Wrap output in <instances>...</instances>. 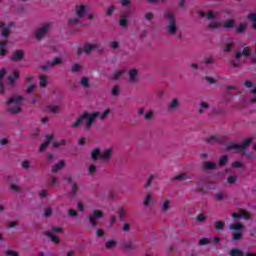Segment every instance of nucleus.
Instances as JSON below:
<instances>
[{"instance_id": "obj_1", "label": "nucleus", "mask_w": 256, "mask_h": 256, "mask_svg": "<svg viewBox=\"0 0 256 256\" xmlns=\"http://www.w3.org/2000/svg\"><path fill=\"white\" fill-rule=\"evenodd\" d=\"M111 113V110L107 109L102 114L100 112H92L89 113L87 111L83 112L82 115L79 116V118L71 125L72 129H77L80 125H84V131H89L91 127H93V123H95V119L97 117H100V119L103 121V119L107 118V115Z\"/></svg>"}, {"instance_id": "obj_2", "label": "nucleus", "mask_w": 256, "mask_h": 256, "mask_svg": "<svg viewBox=\"0 0 256 256\" xmlns=\"http://www.w3.org/2000/svg\"><path fill=\"white\" fill-rule=\"evenodd\" d=\"M164 17L169 21L166 26V31L168 35H175L177 33V19L175 18V14L173 12L167 10L164 12Z\"/></svg>"}, {"instance_id": "obj_3", "label": "nucleus", "mask_w": 256, "mask_h": 256, "mask_svg": "<svg viewBox=\"0 0 256 256\" xmlns=\"http://www.w3.org/2000/svg\"><path fill=\"white\" fill-rule=\"evenodd\" d=\"M251 143H253V139L247 138L243 141L242 144H238V143L229 144L226 147V151H233L234 149L235 151H238V153H241L242 151H245V149H247L251 145Z\"/></svg>"}, {"instance_id": "obj_4", "label": "nucleus", "mask_w": 256, "mask_h": 256, "mask_svg": "<svg viewBox=\"0 0 256 256\" xmlns=\"http://www.w3.org/2000/svg\"><path fill=\"white\" fill-rule=\"evenodd\" d=\"M103 212L99 210H94L93 214L89 216V221L92 227H97V219H102Z\"/></svg>"}, {"instance_id": "obj_5", "label": "nucleus", "mask_w": 256, "mask_h": 256, "mask_svg": "<svg viewBox=\"0 0 256 256\" xmlns=\"http://www.w3.org/2000/svg\"><path fill=\"white\" fill-rule=\"evenodd\" d=\"M24 57L25 52L23 50H15L10 56V60L14 61L15 63H19V61H23Z\"/></svg>"}, {"instance_id": "obj_6", "label": "nucleus", "mask_w": 256, "mask_h": 256, "mask_svg": "<svg viewBox=\"0 0 256 256\" xmlns=\"http://www.w3.org/2000/svg\"><path fill=\"white\" fill-rule=\"evenodd\" d=\"M63 63V59L61 58H54L51 61H48L45 65L42 66V71H47L50 67H55L57 65H61Z\"/></svg>"}, {"instance_id": "obj_7", "label": "nucleus", "mask_w": 256, "mask_h": 256, "mask_svg": "<svg viewBox=\"0 0 256 256\" xmlns=\"http://www.w3.org/2000/svg\"><path fill=\"white\" fill-rule=\"evenodd\" d=\"M13 25H15V23L10 22L8 26H5V23L0 22V29L2 30V36L7 38L9 37L10 33H11V27H13Z\"/></svg>"}, {"instance_id": "obj_8", "label": "nucleus", "mask_w": 256, "mask_h": 256, "mask_svg": "<svg viewBox=\"0 0 256 256\" xmlns=\"http://www.w3.org/2000/svg\"><path fill=\"white\" fill-rule=\"evenodd\" d=\"M49 24L42 26L37 32H36V39H38V41H41V39H43V37H45V35H47V31H49Z\"/></svg>"}, {"instance_id": "obj_9", "label": "nucleus", "mask_w": 256, "mask_h": 256, "mask_svg": "<svg viewBox=\"0 0 256 256\" xmlns=\"http://www.w3.org/2000/svg\"><path fill=\"white\" fill-rule=\"evenodd\" d=\"M232 218L233 219H251V215L249 214V212L242 210L239 213L237 212L232 213Z\"/></svg>"}, {"instance_id": "obj_10", "label": "nucleus", "mask_w": 256, "mask_h": 256, "mask_svg": "<svg viewBox=\"0 0 256 256\" xmlns=\"http://www.w3.org/2000/svg\"><path fill=\"white\" fill-rule=\"evenodd\" d=\"M222 27L223 29H225L226 31H231V29H235V19H226L223 23H222Z\"/></svg>"}, {"instance_id": "obj_11", "label": "nucleus", "mask_w": 256, "mask_h": 256, "mask_svg": "<svg viewBox=\"0 0 256 256\" xmlns=\"http://www.w3.org/2000/svg\"><path fill=\"white\" fill-rule=\"evenodd\" d=\"M244 55V57H251V48L244 47L243 51H236L235 52V59H241V56Z\"/></svg>"}, {"instance_id": "obj_12", "label": "nucleus", "mask_w": 256, "mask_h": 256, "mask_svg": "<svg viewBox=\"0 0 256 256\" xmlns=\"http://www.w3.org/2000/svg\"><path fill=\"white\" fill-rule=\"evenodd\" d=\"M244 86L248 87V89H251L252 95H254V98L251 99L252 103H256V86L253 85V82L246 80L244 82Z\"/></svg>"}, {"instance_id": "obj_13", "label": "nucleus", "mask_w": 256, "mask_h": 256, "mask_svg": "<svg viewBox=\"0 0 256 256\" xmlns=\"http://www.w3.org/2000/svg\"><path fill=\"white\" fill-rule=\"evenodd\" d=\"M7 74V69H0V95L5 94V85L3 84V77Z\"/></svg>"}, {"instance_id": "obj_14", "label": "nucleus", "mask_w": 256, "mask_h": 256, "mask_svg": "<svg viewBox=\"0 0 256 256\" xmlns=\"http://www.w3.org/2000/svg\"><path fill=\"white\" fill-rule=\"evenodd\" d=\"M111 155H113V150L111 148L104 150L100 154L101 161H109L111 159Z\"/></svg>"}, {"instance_id": "obj_15", "label": "nucleus", "mask_w": 256, "mask_h": 256, "mask_svg": "<svg viewBox=\"0 0 256 256\" xmlns=\"http://www.w3.org/2000/svg\"><path fill=\"white\" fill-rule=\"evenodd\" d=\"M96 49H99V45L97 44H85L83 51L87 54L90 55L92 51H95Z\"/></svg>"}, {"instance_id": "obj_16", "label": "nucleus", "mask_w": 256, "mask_h": 256, "mask_svg": "<svg viewBox=\"0 0 256 256\" xmlns=\"http://www.w3.org/2000/svg\"><path fill=\"white\" fill-rule=\"evenodd\" d=\"M46 139L48 140L47 142H44L41 144L39 151L43 153L47 147H49V141H53L55 139V136L53 134L46 135Z\"/></svg>"}, {"instance_id": "obj_17", "label": "nucleus", "mask_w": 256, "mask_h": 256, "mask_svg": "<svg viewBox=\"0 0 256 256\" xmlns=\"http://www.w3.org/2000/svg\"><path fill=\"white\" fill-rule=\"evenodd\" d=\"M19 77H20L19 71L15 70L12 75L8 76L9 85L13 87V85H15V81H17Z\"/></svg>"}, {"instance_id": "obj_18", "label": "nucleus", "mask_w": 256, "mask_h": 256, "mask_svg": "<svg viewBox=\"0 0 256 256\" xmlns=\"http://www.w3.org/2000/svg\"><path fill=\"white\" fill-rule=\"evenodd\" d=\"M225 141V137H218V136H210L209 138L206 139V143H223Z\"/></svg>"}, {"instance_id": "obj_19", "label": "nucleus", "mask_w": 256, "mask_h": 256, "mask_svg": "<svg viewBox=\"0 0 256 256\" xmlns=\"http://www.w3.org/2000/svg\"><path fill=\"white\" fill-rule=\"evenodd\" d=\"M44 235H46V237H49L51 239L52 243H56V244L61 243L59 236L54 235L53 232H51V231H45Z\"/></svg>"}, {"instance_id": "obj_20", "label": "nucleus", "mask_w": 256, "mask_h": 256, "mask_svg": "<svg viewBox=\"0 0 256 256\" xmlns=\"http://www.w3.org/2000/svg\"><path fill=\"white\" fill-rule=\"evenodd\" d=\"M21 101H25V97L23 96H17V97H12L10 98L7 102L6 105L9 107L12 103H21Z\"/></svg>"}, {"instance_id": "obj_21", "label": "nucleus", "mask_w": 256, "mask_h": 256, "mask_svg": "<svg viewBox=\"0 0 256 256\" xmlns=\"http://www.w3.org/2000/svg\"><path fill=\"white\" fill-rule=\"evenodd\" d=\"M203 169L205 171H213V170L217 169V164H215L214 162H204Z\"/></svg>"}, {"instance_id": "obj_22", "label": "nucleus", "mask_w": 256, "mask_h": 256, "mask_svg": "<svg viewBox=\"0 0 256 256\" xmlns=\"http://www.w3.org/2000/svg\"><path fill=\"white\" fill-rule=\"evenodd\" d=\"M86 9H87V7L85 5L77 7L76 12H77V16L79 17V19L85 17V13L87 11Z\"/></svg>"}, {"instance_id": "obj_23", "label": "nucleus", "mask_w": 256, "mask_h": 256, "mask_svg": "<svg viewBox=\"0 0 256 256\" xmlns=\"http://www.w3.org/2000/svg\"><path fill=\"white\" fill-rule=\"evenodd\" d=\"M91 157L93 161H97V159H101V149L95 148L92 150Z\"/></svg>"}, {"instance_id": "obj_24", "label": "nucleus", "mask_w": 256, "mask_h": 256, "mask_svg": "<svg viewBox=\"0 0 256 256\" xmlns=\"http://www.w3.org/2000/svg\"><path fill=\"white\" fill-rule=\"evenodd\" d=\"M232 231L243 232V223L238 222L230 225Z\"/></svg>"}, {"instance_id": "obj_25", "label": "nucleus", "mask_w": 256, "mask_h": 256, "mask_svg": "<svg viewBox=\"0 0 256 256\" xmlns=\"http://www.w3.org/2000/svg\"><path fill=\"white\" fill-rule=\"evenodd\" d=\"M63 167H65V161L60 160L58 164H56L52 167V172L57 173L58 171H61V169H63Z\"/></svg>"}, {"instance_id": "obj_26", "label": "nucleus", "mask_w": 256, "mask_h": 256, "mask_svg": "<svg viewBox=\"0 0 256 256\" xmlns=\"http://www.w3.org/2000/svg\"><path fill=\"white\" fill-rule=\"evenodd\" d=\"M118 215L120 221H125V218L127 217V210L123 207H120L118 210Z\"/></svg>"}, {"instance_id": "obj_27", "label": "nucleus", "mask_w": 256, "mask_h": 256, "mask_svg": "<svg viewBox=\"0 0 256 256\" xmlns=\"http://www.w3.org/2000/svg\"><path fill=\"white\" fill-rule=\"evenodd\" d=\"M8 113H10L11 115H17V113H21V106L16 105L14 107H9Z\"/></svg>"}, {"instance_id": "obj_28", "label": "nucleus", "mask_w": 256, "mask_h": 256, "mask_svg": "<svg viewBox=\"0 0 256 256\" xmlns=\"http://www.w3.org/2000/svg\"><path fill=\"white\" fill-rule=\"evenodd\" d=\"M174 181H185L189 180L191 181V177L187 176V174H179L173 178Z\"/></svg>"}, {"instance_id": "obj_29", "label": "nucleus", "mask_w": 256, "mask_h": 256, "mask_svg": "<svg viewBox=\"0 0 256 256\" xmlns=\"http://www.w3.org/2000/svg\"><path fill=\"white\" fill-rule=\"evenodd\" d=\"M247 29V23H241L239 26L236 27V32L241 35L245 33Z\"/></svg>"}, {"instance_id": "obj_30", "label": "nucleus", "mask_w": 256, "mask_h": 256, "mask_svg": "<svg viewBox=\"0 0 256 256\" xmlns=\"http://www.w3.org/2000/svg\"><path fill=\"white\" fill-rule=\"evenodd\" d=\"M123 247H125V249H128L129 251L137 249V245L131 241L124 242Z\"/></svg>"}, {"instance_id": "obj_31", "label": "nucleus", "mask_w": 256, "mask_h": 256, "mask_svg": "<svg viewBox=\"0 0 256 256\" xmlns=\"http://www.w3.org/2000/svg\"><path fill=\"white\" fill-rule=\"evenodd\" d=\"M214 227H215L216 231H223V229H225V222H223V221H216L214 223Z\"/></svg>"}, {"instance_id": "obj_32", "label": "nucleus", "mask_w": 256, "mask_h": 256, "mask_svg": "<svg viewBox=\"0 0 256 256\" xmlns=\"http://www.w3.org/2000/svg\"><path fill=\"white\" fill-rule=\"evenodd\" d=\"M231 256H245V253L237 248H232L230 251Z\"/></svg>"}, {"instance_id": "obj_33", "label": "nucleus", "mask_w": 256, "mask_h": 256, "mask_svg": "<svg viewBox=\"0 0 256 256\" xmlns=\"http://www.w3.org/2000/svg\"><path fill=\"white\" fill-rule=\"evenodd\" d=\"M207 109H209V103L201 102L200 103V109H199L200 115H203V113H205V111H207Z\"/></svg>"}, {"instance_id": "obj_34", "label": "nucleus", "mask_w": 256, "mask_h": 256, "mask_svg": "<svg viewBox=\"0 0 256 256\" xmlns=\"http://www.w3.org/2000/svg\"><path fill=\"white\" fill-rule=\"evenodd\" d=\"M243 239V232L232 233V241H241Z\"/></svg>"}, {"instance_id": "obj_35", "label": "nucleus", "mask_w": 256, "mask_h": 256, "mask_svg": "<svg viewBox=\"0 0 256 256\" xmlns=\"http://www.w3.org/2000/svg\"><path fill=\"white\" fill-rule=\"evenodd\" d=\"M129 77H130L131 83H135V81L137 79V70H135V69L130 70Z\"/></svg>"}, {"instance_id": "obj_36", "label": "nucleus", "mask_w": 256, "mask_h": 256, "mask_svg": "<svg viewBox=\"0 0 256 256\" xmlns=\"http://www.w3.org/2000/svg\"><path fill=\"white\" fill-rule=\"evenodd\" d=\"M177 107H179V100L173 99L171 101V103L169 104L170 111H175V109H177Z\"/></svg>"}, {"instance_id": "obj_37", "label": "nucleus", "mask_w": 256, "mask_h": 256, "mask_svg": "<svg viewBox=\"0 0 256 256\" xmlns=\"http://www.w3.org/2000/svg\"><path fill=\"white\" fill-rule=\"evenodd\" d=\"M67 143V140L66 139H61V140H58V141H55L52 143V146L54 148H57V147H63V145H65Z\"/></svg>"}, {"instance_id": "obj_38", "label": "nucleus", "mask_w": 256, "mask_h": 256, "mask_svg": "<svg viewBox=\"0 0 256 256\" xmlns=\"http://www.w3.org/2000/svg\"><path fill=\"white\" fill-rule=\"evenodd\" d=\"M120 27H127V25H129V19L127 18V16H122L119 22Z\"/></svg>"}, {"instance_id": "obj_39", "label": "nucleus", "mask_w": 256, "mask_h": 256, "mask_svg": "<svg viewBox=\"0 0 256 256\" xmlns=\"http://www.w3.org/2000/svg\"><path fill=\"white\" fill-rule=\"evenodd\" d=\"M80 85H82L84 89H87L89 87V78H87V76L82 77L80 80Z\"/></svg>"}, {"instance_id": "obj_40", "label": "nucleus", "mask_w": 256, "mask_h": 256, "mask_svg": "<svg viewBox=\"0 0 256 256\" xmlns=\"http://www.w3.org/2000/svg\"><path fill=\"white\" fill-rule=\"evenodd\" d=\"M153 203V196L151 194H148L144 199V206L149 207Z\"/></svg>"}, {"instance_id": "obj_41", "label": "nucleus", "mask_w": 256, "mask_h": 256, "mask_svg": "<svg viewBox=\"0 0 256 256\" xmlns=\"http://www.w3.org/2000/svg\"><path fill=\"white\" fill-rule=\"evenodd\" d=\"M228 161H229V157H227V155L222 156L219 160V166L225 167V165H227Z\"/></svg>"}, {"instance_id": "obj_42", "label": "nucleus", "mask_w": 256, "mask_h": 256, "mask_svg": "<svg viewBox=\"0 0 256 256\" xmlns=\"http://www.w3.org/2000/svg\"><path fill=\"white\" fill-rule=\"evenodd\" d=\"M40 87L44 89V87H47V76L42 75L40 76Z\"/></svg>"}, {"instance_id": "obj_43", "label": "nucleus", "mask_w": 256, "mask_h": 256, "mask_svg": "<svg viewBox=\"0 0 256 256\" xmlns=\"http://www.w3.org/2000/svg\"><path fill=\"white\" fill-rule=\"evenodd\" d=\"M221 27V22H212L208 24V29H219Z\"/></svg>"}, {"instance_id": "obj_44", "label": "nucleus", "mask_w": 256, "mask_h": 256, "mask_svg": "<svg viewBox=\"0 0 256 256\" xmlns=\"http://www.w3.org/2000/svg\"><path fill=\"white\" fill-rule=\"evenodd\" d=\"M157 178V175H155V174H152L149 178H148V180H147V182H146V184H145V188L147 189V187H151V183H153V179H156Z\"/></svg>"}, {"instance_id": "obj_45", "label": "nucleus", "mask_w": 256, "mask_h": 256, "mask_svg": "<svg viewBox=\"0 0 256 256\" xmlns=\"http://www.w3.org/2000/svg\"><path fill=\"white\" fill-rule=\"evenodd\" d=\"M48 109L50 110V113L55 115V113H59V106L56 105H49Z\"/></svg>"}, {"instance_id": "obj_46", "label": "nucleus", "mask_w": 256, "mask_h": 256, "mask_svg": "<svg viewBox=\"0 0 256 256\" xmlns=\"http://www.w3.org/2000/svg\"><path fill=\"white\" fill-rule=\"evenodd\" d=\"M223 51L225 53H231V51H233V44L232 43L225 44Z\"/></svg>"}, {"instance_id": "obj_47", "label": "nucleus", "mask_w": 256, "mask_h": 256, "mask_svg": "<svg viewBox=\"0 0 256 256\" xmlns=\"http://www.w3.org/2000/svg\"><path fill=\"white\" fill-rule=\"evenodd\" d=\"M248 19L252 21V27L256 30V14H249Z\"/></svg>"}, {"instance_id": "obj_48", "label": "nucleus", "mask_w": 256, "mask_h": 256, "mask_svg": "<svg viewBox=\"0 0 256 256\" xmlns=\"http://www.w3.org/2000/svg\"><path fill=\"white\" fill-rule=\"evenodd\" d=\"M57 185H59V180H57V178H55V176H51L49 186L50 187H55Z\"/></svg>"}, {"instance_id": "obj_49", "label": "nucleus", "mask_w": 256, "mask_h": 256, "mask_svg": "<svg viewBox=\"0 0 256 256\" xmlns=\"http://www.w3.org/2000/svg\"><path fill=\"white\" fill-rule=\"evenodd\" d=\"M115 245H117V242H115L114 240H108L106 242V249H113Z\"/></svg>"}, {"instance_id": "obj_50", "label": "nucleus", "mask_w": 256, "mask_h": 256, "mask_svg": "<svg viewBox=\"0 0 256 256\" xmlns=\"http://www.w3.org/2000/svg\"><path fill=\"white\" fill-rule=\"evenodd\" d=\"M144 17L146 21H153V19L155 18V15L152 12H147Z\"/></svg>"}, {"instance_id": "obj_51", "label": "nucleus", "mask_w": 256, "mask_h": 256, "mask_svg": "<svg viewBox=\"0 0 256 256\" xmlns=\"http://www.w3.org/2000/svg\"><path fill=\"white\" fill-rule=\"evenodd\" d=\"M114 11H115V6H114V5H111V6L107 9L106 15H107L108 17H111V15H113Z\"/></svg>"}, {"instance_id": "obj_52", "label": "nucleus", "mask_w": 256, "mask_h": 256, "mask_svg": "<svg viewBox=\"0 0 256 256\" xmlns=\"http://www.w3.org/2000/svg\"><path fill=\"white\" fill-rule=\"evenodd\" d=\"M52 214H53V209H51V207H48L45 209V211H44L45 217H51Z\"/></svg>"}, {"instance_id": "obj_53", "label": "nucleus", "mask_w": 256, "mask_h": 256, "mask_svg": "<svg viewBox=\"0 0 256 256\" xmlns=\"http://www.w3.org/2000/svg\"><path fill=\"white\" fill-rule=\"evenodd\" d=\"M169 204H170L169 200L164 201V204H163V207H162V211H164V213L169 210Z\"/></svg>"}, {"instance_id": "obj_54", "label": "nucleus", "mask_w": 256, "mask_h": 256, "mask_svg": "<svg viewBox=\"0 0 256 256\" xmlns=\"http://www.w3.org/2000/svg\"><path fill=\"white\" fill-rule=\"evenodd\" d=\"M227 182L230 184V185H233V183H236L237 182V176H230L227 178Z\"/></svg>"}, {"instance_id": "obj_55", "label": "nucleus", "mask_w": 256, "mask_h": 256, "mask_svg": "<svg viewBox=\"0 0 256 256\" xmlns=\"http://www.w3.org/2000/svg\"><path fill=\"white\" fill-rule=\"evenodd\" d=\"M72 73H77L78 71H81V65L74 64L71 69Z\"/></svg>"}, {"instance_id": "obj_56", "label": "nucleus", "mask_w": 256, "mask_h": 256, "mask_svg": "<svg viewBox=\"0 0 256 256\" xmlns=\"http://www.w3.org/2000/svg\"><path fill=\"white\" fill-rule=\"evenodd\" d=\"M119 93H120L119 86H114V87L112 88V95H113L114 97H117V95H119Z\"/></svg>"}, {"instance_id": "obj_57", "label": "nucleus", "mask_w": 256, "mask_h": 256, "mask_svg": "<svg viewBox=\"0 0 256 256\" xmlns=\"http://www.w3.org/2000/svg\"><path fill=\"white\" fill-rule=\"evenodd\" d=\"M210 241L209 238H202L199 241V245L203 246V245H209Z\"/></svg>"}, {"instance_id": "obj_58", "label": "nucleus", "mask_w": 256, "mask_h": 256, "mask_svg": "<svg viewBox=\"0 0 256 256\" xmlns=\"http://www.w3.org/2000/svg\"><path fill=\"white\" fill-rule=\"evenodd\" d=\"M206 17L209 21H213V19H215V14L213 13V11H208Z\"/></svg>"}, {"instance_id": "obj_59", "label": "nucleus", "mask_w": 256, "mask_h": 256, "mask_svg": "<svg viewBox=\"0 0 256 256\" xmlns=\"http://www.w3.org/2000/svg\"><path fill=\"white\" fill-rule=\"evenodd\" d=\"M153 111H148L145 115H144V119H146V120H151V118L153 117Z\"/></svg>"}, {"instance_id": "obj_60", "label": "nucleus", "mask_w": 256, "mask_h": 256, "mask_svg": "<svg viewBox=\"0 0 256 256\" xmlns=\"http://www.w3.org/2000/svg\"><path fill=\"white\" fill-rule=\"evenodd\" d=\"M77 191H79V187H77V184H72L71 194L77 195Z\"/></svg>"}, {"instance_id": "obj_61", "label": "nucleus", "mask_w": 256, "mask_h": 256, "mask_svg": "<svg viewBox=\"0 0 256 256\" xmlns=\"http://www.w3.org/2000/svg\"><path fill=\"white\" fill-rule=\"evenodd\" d=\"M90 175H93L96 171H97V166L95 165H90L89 169H88Z\"/></svg>"}, {"instance_id": "obj_62", "label": "nucleus", "mask_w": 256, "mask_h": 256, "mask_svg": "<svg viewBox=\"0 0 256 256\" xmlns=\"http://www.w3.org/2000/svg\"><path fill=\"white\" fill-rule=\"evenodd\" d=\"M96 235L97 237H105V231H103L102 229H97Z\"/></svg>"}, {"instance_id": "obj_63", "label": "nucleus", "mask_w": 256, "mask_h": 256, "mask_svg": "<svg viewBox=\"0 0 256 256\" xmlns=\"http://www.w3.org/2000/svg\"><path fill=\"white\" fill-rule=\"evenodd\" d=\"M30 162H29V160H24L23 162H22V167H23V169H29V167H30Z\"/></svg>"}, {"instance_id": "obj_64", "label": "nucleus", "mask_w": 256, "mask_h": 256, "mask_svg": "<svg viewBox=\"0 0 256 256\" xmlns=\"http://www.w3.org/2000/svg\"><path fill=\"white\" fill-rule=\"evenodd\" d=\"M232 166L235 167L236 169H239L243 167V162L236 161L232 164Z\"/></svg>"}]
</instances>
